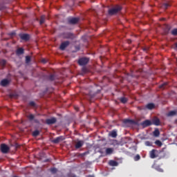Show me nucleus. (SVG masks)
I'll return each mask as SVG.
<instances>
[{"instance_id":"nucleus-40","label":"nucleus","mask_w":177,"mask_h":177,"mask_svg":"<svg viewBox=\"0 0 177 177\" xmlns=\"http://www.w3.org/2000/svg\"><path fill=\"white\" fill-rule=\"evenodd\" d=\"M156 169L158 171V172H164V170L160 167H158Z\"/></svg>"},{"instance_id":"nucleus-47","label":"nucleus","mask_w":177,"mask_h":177,"mask_svg":"<svg viewBox=\"0 0 177 177\" xmlns=\"http://www.w3.org/2000/svg\"><path fill=\"white\" fill-rule=\"evenodd\" d=\"M14 177H17V176H14Z\"/></svg>"},{"instance_id":"nucleus-42","label":"nucleus","mask_w":177,"mask_h":177,"mask_svg":"<svg viewBox=\"0 0 177 177\" xmlns=\"http://www.w3.org/2000/svg\"><path fill=\"white\" fill-rule=\"evenodd\" d=\"M41 62H42V63L45 64V63H46V59H44L41 60Z\"/></svg>"},{"instance_id":"nucleus-37","label":"nucleus","mask_w":177,"mask_h":177,"mask_svg":"<svg viewBox=\"0 0 177 177\" xmlns=\"http://www.w3.org/2000/svg\"><path fill=\"white\" fill-rule=\"evenodd\" d=\"M169 6V3H165L163 4V7L165 8V9H168Z\"/></svg>"},{"instance_id":"nucleus-34","label":"nucleus","mask_w":177,"mask_h":177,"mask_svg":"<svg viewBox=\"0 0 177 177\" xmlns=\"http://www.w3.org/2000/svg\"><path fill=\"white\" fill-rule=\"evenodd\" d=\"M139 160H140V155L137 154V155L134 157V161H139Z\"/></svg>"},{"instance_id":"nucleus-41","label":"nucleus","mask_w":177,"mask_h":177,"mask_svg":"<svg viewBox=\"0 0 177 177\" xmlns=\"http://www.w3.org/2000/svg\"><path fill=\"white\" fill-rule=\"evenodd\" d=\"M5 9V6L0 5V10H3Z\"/></svg>"},{"instance_id":"nucleus-3","label":"nucleus","mask_w":177,"mask_h":177,"mask_svg":"<svg viewBox=\"0 0 177 177\" xmlns=\"http://www.w3.org/2000/svg\"><path fill=\"white\" fill-rule=\"evenodd\" d=\"M88 62H89V58H86V57H82L79 59L77 62L79 66H86V64H88Z\"/></svg>"},{"instance_id":"nucleus-11","label":"nucleus","mask_w":177,"mask_h":177,"mask_svg":"<svg viewBox=\"0 0 177 177\" xmlns=\"http://www.w3.org/2000/svg\"><path fill=\"white\" fill-rule=\"evenodd\" d=\"M64 37L66 39H74V38H75V36L74 35V34L71 32L64 33Z\"/></svg>"},{"instance_id":"nucleus-14","label":"nucleus","mask_w":177,"mask_h":177,"mask_svg":"<svg viewBox=\"0 0 177 177\" xmlns=\"http://www.w3.org/2000/svg\"><path fill=\"white\" fill-rule=\"evenodd\" d=\"M78 21V18H71L68 20L69 24H77Z\"/></svg>"},{"instance_id":"nucleus-9","label":"nucleus","mask_w":177,"mask_h":177,"mask_svg":"<svg viewBox=\"0 0 177 177\" xmlns=\"http://www.w3.org/2000/svg\"><path fill=\"white\" fill-rule=\"evenodd\" d=\"M157 153H158V150L152 149L149 152V156H150L151 158H157V157H158V155H157Z\"/></svg>"},{"instance_id":"nucleus-28","label":"nucleus","mask_w":177,"mask_h":177,"mask_svg":"<svg viewBox=\"0 0 177 177\" xmlns=\"http://www.w3.org/2000/svg\"><path fill=\"white\" fill-rule=\"evenodd\" d=\"M120 102L121 103H123L124 104H125V103H127V102H128V99H127V97H121L120 98Z\"/></svg>"},{"instance_id":"nucleus-36","label":"nucleus","mask_w":177,"mask_h":177,"mask_svg":"<svg viewBox=\"0 0 177 177\" xmlns=\"http://www.w3.org/2000/svg\"><path fill=\"white\" fill-rule=\"evenodd\" d=\"M145 146H152L153 144L150 141H146L145 142Z\"/></svg>"},{"instance_id":"nucleus-5","label":"nucleus","mask_w":177,"mask_h":177,"mask_svg":"<svg viewBox=\"0 0 177 177\" xmlns=\"http://www.w3.org/2000/svg\"><path fill=\"white\" fill-rule=\"evenodd\" d=\"M57 121V119H56V118H51L46 120V124H47V125H53V124H56Z\"/></svg>"},{"instance_id":"nucleus-33","label":"nucleus","mask_w":177,"mask_h":177,"mask_svg":"<svg viewBox=\"0 0 177 177\" xmlns=\"http://www.w3.org/2000/svg\"><path fill=\"white\" fill-rule=\"evenodd\" d=\"M30 62H31V57L30 56H26V63L28 64V63H30Z\"/></svg>"},{"instance_id":"nucleus-31","label":"nucleus","mask_w":177,"mask_h":177,"mask_svg":"<svg viewBox=\"0 0 177 177\" xmlns=\"http://www.w3.org/2000/svg\"><path fill=\"white\" fill-rule=\"evenodd\" d=\"M38 135H39V131L35 130L32 132V136H38Z\"/></svg>"},{"instance_id":"nucleus-32","label":"nucleus","mask_w":177,"mask_h":177,"mask_svg":"<svg viewBox=\"0 0 177 177\" xmlns=\"http://www.w3.org/2000/svg\"><path fill=\"white\" fill-rule=\"evenodd\" d=\"M171 35L174 36L177 35V28H174L171 30Z\"/></svg>"},{"instance_id":"nucleus-24","label":"nucleus","mask_w":177,"mask_h":177,"mask_svg":"<svg viewBox=\"0 0 177 177\" xmlns=\"http://www.w3.org/2000/svg\"><path fill=\"white\" fill-rule=\"evenodd\" d=\"M113 148H106V154H113Z\"/></svg>"},{"instance_id":"nucleus-12","label":"nucleus","mask_w":177,"mask_h":177,"mask_svg":"<svg viewBox=\"0 0 177 177\" xmlns=\"http://www.w3.org/2000/svg\"><path fill=\"white\" fill-rule=\"evenodd\" d=\"M68 45H70V41H64L61 44L59 48L61 50H64V49H66V48H67Z\"/></svg>"},{"instance_id":"nucleus-4","label":"nucleus","mask_w":177,"mask_h":177,"mask_svg":"<svg viewBox=\"0 0 177 177\" xmlns=\"http://www.w3.org/2000/svg\"><path fill=\"white\" fill-rule=\"evenodd\" d=\"M10 150V148L9 146H8L6 144H1V153L3 154H7V153H9V151Z\"/></svg>"},{"instance_id":"nucleus-23","label":"nucleus","mask_w":177,"mask_h":177,"mask_svg":"<svg viewBox=\"0 0 177 177\" xmlns=\"http://www.w3.org/2000/svg\"><path fill=\"white\" fill-rule=\"evenodd\" d=\"M153 136H155L156 138L160 136V130H158V129H155V131H153Z\"/></svg>"},{"instance_id":"nucleus-25","label":"nucleus","mask_w":177,"mask_h":177,"mask_svg":"<svg viewBox=\"0 0 177 177\" xmlns=\"http://www.w3.org/2000/svg\"><path fill=\"white\" fill-rule=\"evenodd\" d=\"M167 85H168L167 82H165L159 86L160 89H165L167 88Z\"/></svg>"},{"instance_id":"nucleus-15","label":"nucleus","mask_w":177,"mask_h":177,"mask_svg":"<svg viewBox=\"0 0 177 177\" xmlns=\"http://www.w3.org/2000/svg\"><path fill=\"white\" fill-rule=\"evenodd\" d=\"M16 54L18 55V56H20V55H23L24 54V48H19L16 51Z\"/></svg>"},{"instance_id":"nucleus-44","label":"nucleus","mask_w":177,"mask_h":177,"mask_svg":"<svg viewBox=\"0 0 177 177\" xmlns=\"http://www.w3.org/2000/svg\"><path fill=\"white\" fill-rule=\"evenodd\" d=\"M48 161H50V160H49V159H46V160H45V162H48Z\"/></svg>"},{"instance_id":"nucleus-1","label":"nucleus","mask_w":177,"mask_h":177,"mask_svg":"<svg viewBox=\"0 0 177 177\" xmlns=\"http://www.w3.org/2000/svg\"><path fill=\"white\" fill-rule=\"evenodd\" d=\"M121 10V6H118L113 8H111L109 10V15H111V16H113V15H115L116 13H118Z\"/></svg>"},{"instance_id":"nucleus-6","label":"nucleus","mask_w":177,"mask_h":177,"mask_svg":"<svg viewBox=\"0 0 177 177\" xmlns=\"http://www.w3.org/2000/svg\"><path fill=\"white\" fill-rule=\"evenodd\" d=\"M19 37L21 38V39H22V41H27L30 40V35L28 34H26V33L19 34Z\"/></svg>"},{"instance_id":"nucleus-20","label":"nucleus","mask_w":177,"mask_h":177,"mask_svg":"<svg viewBox=\"0 0 177 177\" xmlns=\"http://www.w3.org/2000/svg\"><path fill=\"white\" fill-rule=\"evenodd\" d=\"M174 115H176V111H171L167 113V117H174Z\"/></svg>"},{"instance_id":"nucleus-43","label":"nucleus","mask_w":177,"mask_h":177,"mask_svg":"<svg viewBox=\"0 0 177 177\" xmlns=\"http://www.w3.org/2000/svg\"><path fill=\"white\" fill-rule=\"evenodd\" d=\"M16 33L15 32H12V33H10V35H15Z\"/></svg>"},{"instance_id":"nucleus-21","label":"nucleus","mask_w":177,"mask_h":177,"mask_svg":"<svg viewBox=\"0 0 177 177\" xmlns=\"http://www.w3.org/2000/svg\"><path fill=\"white\" fill-rule=\"evenodd\" d=\"M124 122H125V124H136V122H135V120H129V119L124 120Z\"/></svg>"},{"instance_id":"nucleus-26","label":"nucleus","mask_w":177,"mask_h":177,"mask_svg":"<svg viewBox=\"0 0 177 177\" xmlns=\"http://www.w3.org/2000/svg\"><path fill=\"white\" fill-rule=\"evenodd\" d=\"M45 19H46V17L45 15H41V17H40V24H44L45 23Z\"/></svg>"},{"instance_id":"nucleus-22","label":"nucleus","mask_w":177,"mask_h":177,"mask_svg":"<svg viewBox=\"0 0 177 177\" xmlns=\"http://www.w3.org/2000/svg\"><path fill=\"white\" fill-rule=\"evenodd\" d=\"M109 135L110 136H111V138H117V131H115V130H113L112 131H111Z\"/></svg>"},{"instance_id":"nucleus-17","label":"nucleus","mask_w":177,"mask_h":177,"mask_svg":"<svg viewBox=\"0 0 177 177\" xmlns=\"http://www.w3.org/2000/svg\"><path fill=\"white\" fill-rule=\"evenodd\" d=\"M8 84H9V80H8L7 79H4L1 82V86H6Z\"/></svg>"},{"instance_id":"nucleus-35","label":"nucleus","mask_w":177,"mask_h":177,"mask_svg":"<svg viewBox=\"0 0 177 177\" xmlns=\"http://www.w3.org/2000/svg\"><path fill=\"white\" fill-rule=\"evenodd\" d=\"M50 172H52V174H56V172H57V169L53 167L50 169Z\"/></svg>"},{"instance_id":"nucleus-10","label":"nucleus","mask_w":177,"mask_h":177,"mask_svg":"<svg viewBox=\"0 0 177 177\" xmlns=\"http://www.w3.org/2000/svg\"><path fill=\"white\" fill-rule=\"evenodd\" d=\"M62 140H64V138H63V136H59L53 139L51 142L55 145H57V143H60V142H62Z\"/></svg>"},{"instance_id":"nucleus-45","label":"nucleus","mask_w":177,"mask_h":177,"mask_svg":"<svg viewBox=\"0 0 177 177\" xmlns=\"http://www.w3.org/2000/svg\"><path fill=\"white\" fill-rule=\"evenodd\" d=\"M75 110H77V111H78V108H75Z\"/></svg>"},{"instance_id":"nucleus-46","label":"nucleus","mask_w":177,"mask_h":177,"mask_svg":"<svg viewBox=\"0 0 177 177\" xmlns=\"http://www.w3.org/2000/svg\"><path fill=\"white\" fill-rule=\"evenodd\" d=\"M168 30H169V28H168Z\"/></svg>"},{"instance_id":"nucleus-2","label":"nucleus","mask_w":177,"mask_h":177,"mask_svg":"<svg viewBox=\"0 0 177 177\" xmlns=\"http://www.w3.org/2000/svg\"><path fill=\"white\" fill-rule=\"evenodd\" d=\"M28 120L30 122H34L35 124H39V120L38 119H35V115L32 113H29L28 115H26Z\"/></svg>"},{"instance_id":"nucleus-38","label":"nucleus","mask_w":177,"mask_h":177,"mask_svg":"<svg viewBox=\"0 0 177 177\" xmlns=\"http://www.w3.org/2000/svg\"><path fill=\"white\" fill-rule=\"evenodd\" d=\"M82 71L84 73V74H85L88 72V68H86V67H83Z\"/></svg>"},{"instance_id":"nucleus-29","label":"nucleus","mask_w":177,"mask_h":177,"mask_svg":"<svg viewBox=\"0 0 177 177\" xmlns=\"http://www.w3.org/2000/svg\"><path fill=\"white\" fill-rule=\"evenodd\" d=\"M56 78V77L55 76V75H50L48 76V80L50 81H55V79Z\"/></svg>"},{"instance_id":"nucleus-27","label":"nucleus","mask_w":177,"mask_h":177,"mask_svg":"<svg viewBox=\"0 0 177 177\" xmlns=\"http://www.w3.org/2000/svg\"><path fill=\"white\" fill-rule=\"evenodd\" d=\"M155 145H156V146H159V147H161L162 146V142H161L160 140H157L155 142Z\"/></svg>"},{"instance_id":"nucleus-7","label":"nucleus","mask_w":177,"mask_h":177,"mask_svg":"<svg viewBox=\"0 0 177 177\" xmlns=\"http://www.w3.org/2000/svg\"><path fill=\"white\" fill-rule=\"evenodd\" d=\"M141 125L143 128H146L147 127H150V125H153V123L151 120H146L141 123Z\"/></svg>"},{"instance_id":"nucleus-39","label":"nucleus","mask_w":177,"mask_h":177,"mask_svg":"<svg viewBox=\"0 0 177 177\" xmlns=\"http://www.w3.org/2000/svg\"><path fill=\"white\" fill-rule=\"evenodd\" d=\"M29 104H30V106H32V107L35 106V102H32V101H31V102L29 103Z\"/></svg>"},{"instance_id":"nucleus-13","label":"nucleus","mask_w":177,"mask_h":177,"mask_svg":"<svg viewBox=\"0 0 177 177\" xmlns=\"http://www.w3.org/2000/svg\"><path fill=\"white\" fill-rule=\"evenodd\" d=\"M85 142L83 140H79L76 142L75 147V149H81L84 146Z\"/></svg>"},{"instance_id":"nucleus-18","label":"nucleus","mask_w":177,"mask_h":177,"mask_svg":"<svg viewBox=\"0 0 177 177\" xmlns=\"http://www.w3.org/2000/svg\"><path fill=\"white\" fill-rule=\"evenodd\" d=\"M152 124H153V125H156L157 127H158V125H160V119L158 118H155L152 120Z\"/></svg>"},{"instance_id":"nucleus-30","label":"nucleus","mask_w":177,"mask_h":177,"mask_svg":"<svg viewBox=\"0 0 177 177\" xmlns=\"http://www.w3.org/2000/svg\"><path fill=\"white\" fill-rule=\"evenodd\" d=\"M6 64V60H5V59H1V60H0V66H5Z\"/></svg>"},{"instance_id":"nucleus-8","label":"nucleus","mask_w":177,"mask_h":177,"mask_svg":"<svg viewBox=\"0 0 177 177\" xmlns=\"http://www.w3.org/2000/svg\"><path fill=\"white\" fill-rule=\"evenodd\" d=\"M122 143H123V145L132 143V138L130 137H124L122 138Z\"/></svg>"},{"instance_id":"nucleus-19","label":"nucleus","mask_w":177,"mask_h":177,"mask_svg":"<svg viewBox=\"0 0 177 177\" xmlns=\"http://www.w3.org/2000/svg\"><path fill=\"white\" fill-rule=\"evenodd\" d=\"M109 165H111V167H117V165H118V162L115 160H110Z\"/></svg>"},{"instance_id":"nucleus-16","label":"nucleus","mask_w":177,"mask_h":177,"mask_svg":"<svg viewBox=\"0 0 177 177\" xmlns=\"http://www.w3.org/2000/svg\"><path fill=\"white\" fill-rule=\"evenodd\" d=\"M145 107L148 110H153V109H154V107H156V105H154V104H153V103H149V104H147Z\"/></svg>"}]
</instances>
